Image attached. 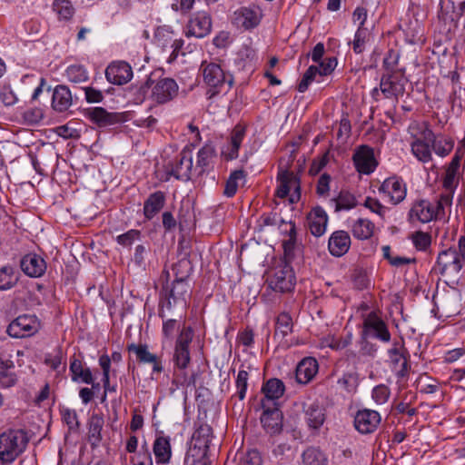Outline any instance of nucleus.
I'll list each match as a JSON object with an SVG mask.
<instances>
[{"label":"nucleus","mask_w":465,"mask_h":465,"mask_svg":"<svg viewBox=\"0 0 465 465\" xmlns=\"http://www.w3.org/2000/svg\"><path fill=\"white\" fill-rule=\"evenodd\" d=\"M203 81L209 87L207 94L209 98L222 92H228L234 84L233 76L225 73L220 64L203 61L200 66Z\"/></svg>","instance_id":"f257e3e1"},{"label":"nucleus","mask_w":465,"mask_h":465,"mask_svg":"<svg viewBox=\"0 0 465 465\" xmlns=\"http://www.w3.org/2000/svg\"><path fill=\"white\" fill-rule=\"evenodd\" d=\"M28 437L23 430H9L0 435V460L4 463L13 462L24 452Z\"/></svg>","instance_id":"f03ea898"},{"label":"nucleus","mask_w":465,"mask_h":465,"mask_svg":"<svg viewBox=\"0 0 465 465\" xmlns=\"http://www.w3.org/2000/svg\"><path fill=\"white\" fill-rule=\"evenodd\" d=\"M149 88H151L149 97L157 104H163L173 100L179 90L177 83L173 78L164 77L155 81L152 75L141 86L140 92L145 94Z\"/></svg>","instance_id":"7ed1b4c3"},{"label":"nucleus","mask_w":465,"mask_h":465,"mask_svg":"<svg viewBox=\"0 0 465 465\" xmlns=\"http://www.w3.org/2000/svg\"><path fill=\"white\" fill-rule=\"evenodd\" d=\"M190 294V286L185 277L176 278L172 286L168 285L163 287L162 295L164 296L166 302L163 303L162 308L159 312V316L162 319L165 318L164 310H170L173 303H181L185 306L186 298Z\"/></svg>","instance_id":"20e7f679"},{"label":"nucleus","mask_w":465,"mask_h":465,"mask_svg":"<svg viewBox=\"0 0 465 465\" xmlns=\"http://www.w3.org/2000/svg\"><path fill=\"white\" fill-rule=\"evenodd\" d=\"M166 169L168 174L182 181H188L197 175L193 163V151L184 148L173 162L168 163Z\"/></svg>","instance_id":"39448f33"},{"label":"nucleus","mask_w":465,"mask_h":465,"mask_svg":"<svg viewBox=\"0 0 465 465\" xmlns=\"http://www.w3.org/2000/svg\"><path fill=\"white\" fill-rule=\"evenodd\" d=\"M269 286L275 292H287L293 289L295 275L290 263L282 262L273 269L268 279Z\"/></svg>","instance_id":"423d86ee"},{"label":"nucleus","mask_w":465,"mask_h":465,"mask_svg":"<svg viewBox=\"0 0 465 465\" xmlns=\"http://www.w3.org/2000/svg\"><path fill=\"white\" fill-rule=\"evenodd\" d=\"M361 337L389 342L391 336L386 322L375 312H371L363 319Z\"/></svg>","instance_id":"0eeeda50"},{"label":"nucleus","mask_w":465,"mask_h":465,"mask_svg":"<svg viewBox=\"0 0 465 465\" xmlns=\"http://www.w3.org/2000/svg\"><path fill=\"white\" fill-rule=\"evenodd\" d=\"M277 178L280 181V185L277 188L276 195L284 199L291 190H293L290 196V202L297 203L301 198V185L298 176L288 169H280Z\"/></svg>","instance_id":"6e6552de"},{"label":"nucleus","mask_w":465,"mask_h":465,"mask_svg":"<svg viewBox=\"0 0 465 465\" xmlns=\"http://www.w3.org/2000/svg\"><path fill=\"white\" fill-rule=\"evenodd\" d=\"M389 362L396 375L400 378L407 377L409 374V358L410 354L404 344L395 341L392 347L387 351Z\"/></svg>","instance_id":"1a4fd4ad"},{"label":"nucleus","mask_w":465,"mask_h":465,"mask_svg":"<svg viewBox=\"0 0 465 465\" xmlns=\"http://www.w3.org/2000/svg\"><path fill=\"white\" fill-rule=\"evenodd\" d=\"M193 330L191 327L183 328L175 343L173 361L179 369L187 368L190 362L189 345L193 340Z\"/></svg>","instance_id":"9d476101"},{"label":"nucleus","mask_w":465,"mask_h":465,"mask_svg":"<svg viewBox=\"0 0 465 465\" xmlns=\"http://www.w3.org/2000/svg\"><path fill=\"white\" fill-rule=\"evenodd\" d=\"M38 330V323L35 316L21 315L15 319L7 327V333L14 338L29 337Z\"/></svg>","instance_id":"9b49d317"},{"label":"nucleus","mask_w":465,"mask_h":465,"mask_svg":"<svg viewBox=\"0 0 465 465\" xmlns=\"http://www.w3.org/2000/svg\"><path fill=\"white\" fill-rule=\"evenodd\" d=\"M212 28V19L209 12L198 11L192 15L187 25L186 36H195L203 38L210 34Z\"/></svg>","instance_id":"f8f14e48"},{"label":"nucleus","mask_w":465,"mask_h":465,"mask_svg":"<svg viewBox=\"0 0 465 465\" xmlns=\"http://www.w3.org/2000/svg\"><path fill=\"white\" fill-rule=\"evenodd\" d=\"M263 412L261 422L264 430L271 435L278 434L282 429V413L277 404L269 405L262 402Z\"/></svg>","instance_id":"ddd939ff"},{"label":"nucleus","mask_w":465,"mask_h":465,"mask_svg":"<svg viewBox=\"0 0 465 465\" xmlns=\"http://www.w3.org/2000/svg\"><path fill=\"white\" fill-rule=\"evenodd\" d=\"M88 118L99 127H107L127 120L125 113H110L103 107L90 108L86 111Z\"/></svg>","instance_id":"4468645a"},{"label":"nucleus","mask_w":465,"mask_h":465,"mask_svg":"<svg viewBox=\"0 0 465 465\" xmlns=\"http://www.w3.org/2000/svg\"><path fill=\"white\" fill-rule=\"evenodd\" d=\"M352 160L356 170L364 174L371 173L378 164L373 149L368 145L359 146L353 153Z\"/></svg>","instance_id":"2eb2a0df"},{"label":"nucleus","mask_w":465,"mask_h":465,"mask_svg":"<svg viewBox=\"0 0 465 465\" xmlns=\"http://www.w3.org/2000/svg\"><path fill=\"white\" fill-rule=\"evenodd\" d=\"M380 422V413L369 409L358 411L354 418V427L361 434L372 433Z\"/></svg>","instance_id":"dca6fc26"},{"label":"nucleus","mask_w":465,"mask_h":465,"mask_svg":"<svg viewBox=\"0 0 465 465\" xmlns=\"http://www.w3.org/2000/svg\"><path fill=\"white\" fill-rule=\"evenodd\" d=\"M127 351L135 354L136 360L142 364H151L153 372L161 373L163 371L162 359L148 350L146 344L131 343L127 345Z\"/></svg>","instance_id":"f3484780"},{"label":"nucleus","mask_w":465,"mask_h":465,"mask_svg":"<svg viewBox=\"0 0 465 465\" xmlns=\"http://www.w3.org/2000/svg\"><path fill=\"white\" fill-rule=\"evenodd\" d=\"M105 77L111 84L122 85L132 79L133 70L124 61L113 62L105 70Z\"/></svg>","instance_id":"a211bd4d"},{"label":"nucleus","mask_w":465,"mask_h":465,"mask_svg":"<svg viewBox=\"0 0 465 465\" xmlns=\"http://www.w3.org/2000/svg\"><path fill=\"white\" fill-rule=\"evenodd\" d=\"M380 193L390 199L392 204H398L406 197V186L397 177L387 178L379 188Z\"/></svg>","instance_id":"6ab92c4d"},{"label":"nucleus","mask_w":465,"mask_h":465,"mask_svg":"<svg viewBox=\"0 0 465 465\" xmlns=\"http://www.w3.org/2000/svg\"><path fill=\"white\" fill-rule=\"evenodd\" d=\"M437 266L440 273H458L464 266L456 253V248H450L439 253Z\"/></svg>","instance_id":"aec40b11"},{"label":"nucleus","mask_w":465,"mask_h":465,"mask_svg":"<svg viewBox=\"0 0 465 465\" xmlns=\"http://www.w3.org/2000/svg\"><path fill=\"white\" fill-rule=\"evenodd\" d=\"M405 80L393 73L383 74L380 87L386 98H398L405 91Z\"/></svg>","instance_id":"412c9836"},{"label":"nucleus","mask_w":465,"mask_h":465,"mask_svg":"<svg viewBox=\"0 0 465 465\" xmlns=\"http://www.w3.org/2000/svg\"><path fill=\"white\" fill-rule=\"evenodd\" d=\"M24 273L32 278L41 277L46 271L45 261L36 253L25 254L20 261Z\"/></svg>","instance_id":"4be33fe9"},{"label":"nucleus","mask_w":465,"mask_h":465,"mask_svg":"<svg viewBox=\"0 0 465 465\" xmlns=\"http://www.w3.org/2000/svg\"><path fill=\"white\" fill-rule=\"evenodd\" d=\"M235 20L245 29H251L257 26L262 18V10L257 5L242 7L235 12Z\"/></svg>","instance_id":"5701e85b"},{"label":"nucleus","mask_w":465,"mask_h":465,"mask_svg":"<svg viewBox=\"0 0 465 465\" xmlns=\"http://www.w3.org/2000/svg\"><path fill=\"white\" fill-rule=\"evenodd\" d=\"M351 237L345 231L334 232L328 242V248L331 255L341 257L344 255L350 249Z\"/></svg>","instance_id":"b1692460"},{"label":"nucleus","mask_w":465,"mask_h":465,"mask_svg":"<svg viewBox=\"0 0 465 465\" xmlns=\"http://www.w3.org/2000/svg\"><path fill=\"white\" fill-rule=\"evenodd\" d=\"M318 372V362L314 358H305L299 362L295 370V379L300 384H307Z\"/></svg>","instance_id":"393cba45"},{"label":"nucleus","mask_w":465,"mask_h":465,"mask_svg":"<svg viewBox=\"0 0 465 465\" xmlns=\"http://www.w3.org/2000/svg\"><path fill=\"white\" fill-rule=\"evenodd\" d=\"M262 391L264 394V399L262 400V403L266 402V404L273 405L277 404L276 401L283 395L285 386L281 380L272 378L263 384Z\"/></svg>","instance_id":"a878e982"},{"label":"nucleus","mask_w":465,"mask_h":465,"mask_svg":"<svg viewBox=\"0 0 465 465\" xmlns=\"http://www.w3.org/2000/svg\"><path fill=\"white\" fill-rule=\"evenodd\" d=\"M309 229L314 236H321L325 232L328 217L322 207L313 208L307 216Z\"/></svg>","instance_id":"bb28decb"},{"label":"nucleus","mask_w":465,"mask_h":465,"mask_svg":"<svg viewBox=\"0 0 465 465\" xmlns=\"http://www.w3.org/2000/svg\"><path fill=\"white\" fill-rule=\"evenodd\" d=\"M73 103L72 94L66 85H57L52 96V107L59 113L65 112Z\"/></svg>","instance_id":"cd10ccee"},{"label":"nucleus","mask_w":465,"mask_h":465,"mask_svg":"<svg viewBox=\"0 0 465 465\" xmlns=\"http://www.w3.org/2000/svg\"><path fill=\"white\" fill-rule=\"evenodd\" d=\"M461 156L455 154L446 168L443 178V187L452 193L459 183V170L460 166Z\"/></svg>","instance_id":"c85d7f7f"},{"label":"nucleus","mask_w":465,"mask_h":465,"mask_svg":"<svg viewBox=\"0 0 465 465\" xmlns=\"http://www.w3.org/2000/svg\"><path fill=\"white\" fill-rule=\"evenodd\" d=\"M153 451L158 464H168L172 458V447L169 437L159 436L153 442Z\"/></svg>","instance_id":"c756f323"},{"label":"nucleus","mask_w":465,"mask_h":465,"mask_svg":"<svg viewBox=\"0 0 465 465\" xmlns=\"http://www.w3.org/2000/svg\"><path fill=\"white\" fill-rule=\"evenodd\" d=\"M245 134V130L241 125H236L231 134L230 143L225 149L223 150L222 153L224 155L226 160H233L238 157L239 148L242 144Z\"/></svg>","instance_id":"7c9ffc66"},{"label":"nucleus","mask_w":465,"mask_h":465,"mask_svg":"<svg viewBox=\"0 0 465 465\" xmlns=\"http://www.w3.org/2000/svg\"><path fill=\"white\" fill-rule=\"evenodd\" d=\"M423 138L430 142L431 147L436 154L444 157L449 154L453 148V142L444 138L436 137L431 130H425L423 132Z\"/></svg>","instance_id":"2f4dec72"},{"label":"nucleus","mask_w":465,"mask_h":465,"mask_svg":"<svg viewBox=\"0 0 465 465\" xmlns=\"http://www.w3.org/2000/svg\"><path fill=\"white\" fill-rule=\"evenodd\" d=\"M165 203L164 193L157 191L149 195L143 203V214L148 219H153L163 207Z\"/></svg>","instance_id":"473e14b6"},{"label":"nucleus","mask_w":465,"mask_h":465,"mask_svg":"<svg viewBox=\"0 0 465 465\" xmlns=\"http://www.w3.org/2000/svg\"><path fill=\"white\" fill-rule=\"evenodd\" d=\"M70 371L72 373V381L84 383L93 382V375L89 368H84L80 359L73 356L70 360Z\"/></svg>","instance_id":"72a5a7b5"},{"label":"nucleus","mask_w":465,"mask_h":465,"mask_svg":"<svg viewBox=\"0 0 465 465\" xmlns=\"http://www.w3.org/2000/svg\"><path fill=\"white\" fill-rule=\"evenodd\" d=\"M411 217H416L420 222L425 223L437 218V213L427 201H420L415 203L410 211Z\"/></svg>","instance_id":"f704fd0d"},{"label":"nucleus","mask_w":465,"mask_h":465,"mask_svg":"<svg viewBox=\"0 0 465 465\" xmlns=\"http://www.w3.org/2000/svg\"><path fill=\"white\" fill-rule=\"evenodd\" d=\"M214 156L215 149L213 145L210 143H206L199 150L197 162L194 165L197 175H201L206 171Z\"/></svg>","instance_id":"c9c22d12"},{"label":"nucleus","mask_w":465,"mask_h":465,"mask_svg":"<svg viewBox=\"0 0 465 465\" xmlns=\"http://www.w3.org/2000/svg\"><path fill=\"white\" fill-rule=\"evenodd\" d=\"M430 142L422 138H416L411 143V152L413 155L422 163H429L431 161Z\"/></svg>","instance_id":"e433bc0d"},{"label":"nucleus","mask_w":465,"mask_h":465,"mask_svg":"<svg viewBox=\"0 0 465 465\" xmlns=\"http://www.w3.org/2000/svg\"><path fill=\"white\" fill-rule=\"evenodd\" d=\"M208 450L197 443H193L185 455L184 465H200L203 461H210L207 458Z\"/></svg>","instance_id":"4c0bfd02"},{"label":"nucleus","mask_w":465,"mask_h":465,"mask_svg":"<svg viewBox=\"0 0 465 465\" xmlns=\"http://www.w3.org/2000/svg\"><path fill=\"white\" fill-rule=\"evenodd\" d=\"M307 424L312 429H319L325 420L324 410L317 404H311L305 411Z\"/></svg>","instance_id":"58836bf2"},{"label":"nucleus","mask_w":465,"mask_h":465,"mask_svg":"<svg viewBox=\"0 0 465 465\" xmlns=\"http://www.w3.org/2000/svg\"><path fill=\"white\" fill-rule=\"evenodd\" d=\"M104 423V418L101 415L93 414L90 418L88 438L93 447L97 446L102 440L101 431Z\"/></svg>","instance_id":"ea45409f"},{"label":"nucleus","mask_w":465,"mask_h":465,"mask_svg":"<svg viewBox=\"0 0 465 465\" xmlns=\"http://www.w3.org/2000/svg\"><path fill=\"white\" fill-rule=\"evenodd\" d=\"M52 8L57 15L60 21L70 20L75 12V9L70 0H54Z\"/></svg>","instance_id":"a19ab883"},{"label":"nucleus","mask_w":465,"mask_h":465,"mask_svg":"<svg viewBox=\"0 0 465 465\" xmlns=\"http://www.w3.org/2000/svg\"><path fill=\"white\" fill-rule=\"evenodd\" d=\"M303 465H326L327 458L325 454L316 447H309L302 453Z\"/></svg>","instance_id":"79ce46f5"},{"label":"nucleus","mask_w":465,"mask_h":465,"mask_svg":"<svg viewBox=\"0 0 465 465\" xmlns=\"http://www.w3.org/2000/svg\"><path fill=\"white\" fill-rule=\"evenodd\" d=\"M374 224L367 219H358L352 225V234L360 240L369 239L373 233Z\"/></svg>","instance_id":"37998d69"},{"label":"nucleus","mask_w":465,"mask_h":465,"mask_svg":"<svg viewBox=\"0 0 465 465\" xmlns=\"http://www.w3.org/2000/svg\"><path fill=\"white\" fill-rule=\"evenodd\" d=\"M17 282L18 272L14 267L6 265L0 268V290L11 289Z\"/></svg>","instance_id":"c03bdc74"},{"label":"nucleus","mask_w":465,"mask_h":465,"mask_svg":"<svg viewBox=\"0 0 465 465\" xmlns=\"http://www.w3.org/2000/svg\"><path fill=\"white\" fill-rule=\"evenodd\" d=\"M245 178V172L243 170H235L231 173L229 178L225 183L223 194L227 197H232L238 188V181Z\"/></svg>","instance_id":"a18cd8bd"},{"label":"nucleus","mask_w":465,"mask_h":465,"mask_svg":"<svg viewBox=\"0 0 465 465\" xmlns=\"http://www.w3.org/2000/svg\"><path fill=\"white\" fill-rule=\"evenodd\" d=\"M212 428L207 424L201 425L193 433V440L194 443L209 449L212 441Z\"/></svg>","instance_id":"49530a36"},{"label":"nucleus","mask_w":465,"mask_h":465,"mask_svg":"<svg viewBox=\"0 0 465 465\" xmlns=\"http://www.w3.org/2000/svg\"><path fill=\"white\" fill-rule=\"evenodd\" d=\"M292 331V319L286 313L282 312L276 319L275 336L286 337Z\"/></svg>","instance_id":"de8ad7c7"},{"label":"nucleus","mask_w":465,"mask_h":465,"mask_svg":"<svg viewBox=\"0 0 465 465\" xmlns=\"http://www.w3.org/2000/svg\"><path fill=\"white\" fill-rule=\"evenodd\" d=\"M13 365H6L0 361V385L9 388L16 382V375L14 372Z\"/></svg>","instance_id":"09e8293b"},{"label":"nucleus","mask_w":465,"mask_h":465,"mask_svg":"<svg viewBox=\"0 0 465 465\" xmlns=\"http://www.w3.org/2000/svg\"><path fill=\"white\" fill-rule=\"evenodd\" d=\"M66 76L73 83H83L88 80V74L84 66L74 64L66 69Z\"/></svg>","instance_id":"8fccbe9b"},{"label":"nucleus","mask_w":465,"mask_h":465,"mask_svg":"<svg viewBox=\"0 0 465 465\" xmlns=\"http://www.w3.org/2000/svg\"><path fill=\"white\" fill-rule=\"evenodd\" d=\"M357 205L356 198L349 192L341 191L336 200V211L350 210Z\"/></svg>","instance_id":"3c124183"},{"label":"nucleus","mask_w":465,"mask_h":465,"mask_svg":"<svg viewBox=\"0 0 465 465\" xmlns=\"http://www.w3.org/2000/svg\"><path fill=\"white\" fill-rule=\"evenodd\" d=\"M238 465H262V458L258 450H249L242 453Z\"/></svg>","instance_id":"603ef678"},{"label":"nucleus","mask_w":465,"mask_h":465,"mask_svg":"<svg viewBox=\"0 0 465 465\" xmlns=\"http://www.w3.org/2000/svg\"><path fill=\"white\" fill-rule=\"evenodd\" d=\"M141 237V232L139 230H129L128 232L120 234L116 237V242L123 247H130L136 240Z\"/></svg>","instance_id":"864d4df0"},{"label":"nucleus","mask_w":465,"mask_h":465,"mask_svg":"<svg viewBox=\"0 0 465 465\" xmlns=\"http://www.w3.org/2000/svg\"><path fill=\"white\" fill-rule=\"evenodd\" d=\"M317 74H319L318 66L311 65L304 73L302 79L298 85V91L300 93L305 92Z\"/></svg>","instance_id":"5fc2aeb1"},{"label":"nucleus","mask_w":465,"mask_h":465,"mask_svg":"<svg viewBox=\"0 0 465 465\" xmlns=\"http://www.w3.org/2000/svg\"><path fill=\"white\" fill-rule=\"evenodd\" d=\"M248 377L249 374L246 371L241 370L239 371L236 378V388H237V395L239 399L242 401L245 398L247 387H248Z\"/></svg>","instance_id":"6e6d98bb"},{"label":"nucleus","mask_w":465,"mask_h":465,"mask_svg":"<svg viewBox=\"0 0 465 465\" xmlns=\"http://www.w3.org/2000/svg\"><path fill=\"white\" fill-rule=\"evenodd\" d=\"M43 116L44 114L40 108L27 109L22 114L24 122L30 125L38 124L42 120Z\"/></svg>","instance_id":"4d7b16f0"},{"label":"nucleus","mask_w":465,"mask_h":465,"mask_svg":"<svg viewBox=\"0 0 465 465\" xmlns=\"http://www.w3.org/2000/svg\"><path fill=\"white\" fill-rule=\"evenodd\" d=\"M367 35V29L359 26L358 30L355 33L354 40L352 43L353 51L356 54H361L364 50Z\"/></svg>","instance_id":"13d9d810"},{"label":"nucleus","mask_w":465,"mask_h":465,"mask_svg":"<svg viewBox=\"0 0 465 465\" xmlns=\"http://www.w3.org/2000/svg\"><path fill=\"white\" fill-rule=\"evenodd\" d=\"M338 383L347 391H352L357 387L358 376L356 373H344L343 376L338 380Z\"/></svg>","instance_id":"bf43d9fd"},{"label":"nucleus","mask_w":465,"mask_h":465,"mask_svg":"<svg viewBox=\"0 0 465 465\" xmlns=\"http://www.w3.org/2000/svg\"><path fill=\"white\" fill-rule=\"evenodd\" d=\"M364 206L370 209L372 213H377L381 218L385 217V214L389 210L387 207L383 206L377 199L371 197L366 198Z\"/></svg>","instance_id":"052dcab7"},{"label":"nucleus","mask_w":465,"mask_h":465,"mask_svg":"<svg viewBox=\"0 0 465 465\" xmlns=\"http://www.w3.org/2000/svg\"><path fill=\"white\" fill-rule=\"evenodd\" d=\"M371 396L376 403L383 404L390 397V390L385 385H378L372 390Z\"/></svg>","instance_id":"680f3d73"},{"label":"nucleus","mask_w":465,"mask_h":465,"mask_svg":"<svg viewBox=\"0 0 465 465\" xmlns=\"http://www.w3.org/2000/svg\"><path fill=\"white\" fill-rule=\"evenodd\" d=\"M63 420L69 427V430H74L79 428V421L77 414L74 410L65 409L62 411Z\"/></svg>","instance_id":"e2e57ef3"},{"label":"nucleus","mask_w":465,"mask_h":465,"mask_svg":"<svg viewBox=\"0 0 465 465\" xmlns=\"http://www.w3.org/2000/svg\"><path fill=\"white\" fill-rule=\"evenodd\" d=\"M412 242L418 250H426L430 244V236L423 232H416L412 235Z\"/></svg>","instance_id":"0e129e2a"},{"label":"nucleus","mask_w":465,"mask_h":465,"mask_svg":"<svg viewBox=\"0 0 465 465\" xmlns=\"http://www.w3.org/2000/svg\"><path fill=\"white\" fill-rule=\"evenodd\" d=\"M329 162V152H325L322 156L314 159L310 167V173L312 175L318 174Z\"/></svg>","instance_id":"69168bd1"},{"label":"nucleus","mask_w":465,"mask_h":465,"mask_svg":"<svg viewBox=\"0 0 465 465\" xmlns=\"http://www.w3.org/2000/svg\"><path fill=\"white\" fill-rule=\"evenodd\" d=\"M337 65V59L335 57H328L322 61L318 66L319 75L330 74Z\"/></svg>","instance_id":"338daca9"},{"label":"nucleus","mask_w":465,"mask_h":465,"mask_svg":"<svg viewBox=\"0 0 465 465\" xmlns=\"http://www.w3.org/2000/svg\"><path fill=\"white\" fill-rule=\"evenodd\" d=\"M321 347H328L335 351H340L344 349V343H341L340 338L334 335H328L321 340Z\"/></svg>","instance_id":"774afa93"}]
</instances>
